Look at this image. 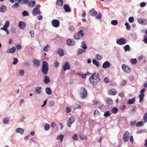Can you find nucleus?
Here are the masks:
<instances>
[{
  "label": "nucleus",
  "mask_w": 147,
  "mask_h": 147,
  "mask_svg": "<svg viewBox=\"0 0 147 147\" xmlns=\"http://www.w3.org/2000/svg\"><path fill=\"white\" fill-rule=\"evenodd\" d=\"M16 131L18 133H20L22 134L24 133V131L23 129L20 128H18Z\"/></svg>",
  "instance_id": "473e14b6"
},
{
  "label": "nucleus",
  "mask_w": 147,
  "mask_h": 147,
  "mask_svg": "<svg viewBox=\"0 0 147 147\" xmlns=\"http://www.w3.org/2000/svg\"><path fill=\"white\" fill-rule=\"evenodd\" d=\"M143 120L145 123L147 122V112L144 115Z\"/></svg>",
  "instance_id": "a18cd8bd"
},
{
  "label": "nucleus",
  "mask_w": 147,
  "mask_h": 147,
  "mask_svg": "<svg viewBox=\"0 0 147 147\" xmlns=\"http://www.w3.org/2000/svg\"><path fill=\"white\" fill-rule=\"evenodd\" d=\"M129 24L128 22H126L125 24L126 26V28L127 30H129L131 28V26L129 25Z\"/></svg>",
  "instance_id": "09e8293b"
},
{
  "label": "nucleus",
  "mask_w": 147,
  "mask_h": 147,
  "mask_svg": "<svg viewBox=\"0 0 147 147\" xmlns=\"http://www.w3.org/2000/svg\"><path fill=\"white\" fill-rule=\"evenodd\" d=\"M118 111V109L117 108L115 107L111 111L112 113H115Z\"/></svg>",
  "instance_id": "864d4df0"
},
{
  "label": "nucleus",
  "mask_w": 147,
  "mask_h": 147,
  "mask_svg": "<svg viewBox=\"0 0 147 147\" xmlns=\"http://www.w3.org/2000/svg\"><path fill=\"white\" fill-rule=\"evenodd\" d=\"M45 129L46 130H48L50 128V125L48 123L46 124L45 127Z\"/></svg>",
  "instance_id": "3c124183"
},
{
  "label": "nucleus",
  "mask_w": 147,
  "mask_h": 147,
  "mask_svg": "<svg viewBox=\"0 0 147 147\" xmlns=\"http://www.w3.org/2000/svg\"><path fill=\"white\" fill-rule=\"evenodd\" d=\"M3 121L4 124H7L9 122V119L7 118H5L3 119Z\"/></svg>",
  "instance_id": "37998d69"
},
{
  "label": "nucleus",
  "mask_w": 147,
  "mask_h": 147,
  "mask_svg": "<svg viewBox=\"0 0 147 147\" xmlns=\"http://www.w3.org/2000/svg\"><path fill=\"white\" fill-rule=\"evenodd\" d=\"M59 65V63L57 61H56L55 63V66L56 68L58 67Z\"/></svg>",
  "instance_id": "338daca9"
},
{
  "label": "nucleus",
  "mask_w": 147,
  "mask_h": 147,
  "mask_svg": "<svg viewBox=\"0 0 147 147\" xmlns=\"http://www.w3.org/2000/svg\"><path fill=\"white\" fill-rule=\"evenodd\" d=\"M81 47L84 49H86L87 48L85 42L83 41L82 42Z\"/></svg>",
  "instance_id": "c03bdc74"
},
{
  "label": "nucleus",
  "mask_w": 147,
  "mask_h": 147,
  "mask_svg": "<svg viewBox=\"0 0 147 147\" xmlns=\"http://www.w3.org/2000/svg\"><path fill=\"white\" fill-rule=\"evenodd\" d=\"M135 99L134 98H133L132 99H130L128 101L127 103L129 104H133L135 102Z\"/></svg>",
  "instance_id": "f704fd0d"
},
{
  "label": "nucleus",
  "mask_w": 147,
  "mask_h": 147,
  "mask_svg": "<svg viewBox=\"0 0 147 147\" xmlns=\"http://www.w3.org/2000/svg\"><path fill=\"white\" fill-rule=\"evenodd\" d=\"M106 102L107 104L108 105H112L113 103V100L111 98H107L106 99Z\"/></svg>",
  "instance_id": "393cba45"
},
{
  "label": "nucleus",
  "mask_w": 147,
  "mask_h": 147,
  "mask_svg": "<svg viewBox=\"0 0 147 147\" xmlns=\"http://www.w3.org/2000/svg\"><path fill=\"white\" fill-rule=\"evenodd\" d=\"M126 42L127 41L126 39L124 38H122L116 40L117 43L120 45L125 44Z\"/></svg>",
  "instance_id": "0eeeda50"
},
{
  "label": "nucleus",
  "mask_w": 147,
  "mask_h": 147,
  "mask_svg": "<svg viewBox=\"0 0 147 147\" xmlns=\"http://www.w3.org/2000/svg\"><path fill=\"white\" fill-rule=\"evenodd\" d=\"M18 25L19 28L21 29H24L26 26L25 23L22 21H20L19 22Z\"/></svg>",
  "instance_id": "f3484780"
},
{
  "label": "nucleus",
  "mask_w": 147,
  "mask_h": 147,
  "mask_svg": "<svg viewBox=\"0 0 147 147\" xmlns=\"http://www.w3.org/2000/svg\"><path fill=\"white\" fill-rule=\"evenodd\" d=\"M138 22L140 24H142L144 25H146L147 24V21L146 19L138 18Z\"/></svg>",
  "instance_id": "4468645a"
},
{
  "label": "nucleus",
  "mask_w": 147,
  "mask_h": 147,
  "mask_svg": "<svg viewBox=\"0 0 147 147\" xmlns=\"http://www.w3.org/2000/svg\"><path fill=\"white\" fill-rule=\"evenodd\" d=\"M19 6V4L17 3H16L14 4L13 6H11V7L13 8H16Z\"/></svg>",
  "instance_id": "4d7b16f0"
},
{
  "label": "nucleus",
  "mask_w": 147,
  "mask_h": 147,
  "mask_svg": "<svg viewBox=\"0 0 147 147\" xmlns=\"http://www.w3.org/2000/svg\"><path fill=\"white\" fill-rule=\"evenodd\" d=\"M100 113L97 110H95L94 113V115L95 117H96L98 116H99L100 115Z\"/></svg>",
  "instance_id": "c9c22d12"
},
{
  "label": "nucleus",
  "mask_w": 147,
  "mask_h": 147,
  "mask_svg": "<svg viewBox=\"0 0 147 147\" xmlns=\"http://www.w3.org/2000/svg\"><path fill=\"white\" fill-rule=\"evenodd\" d=\"M16 47L18 49H21L22 48V46L20 45H18L16 46Z\"/></svg>",
  "instance_id": "774afa93"
},
{
  "label": "nucleus",
  "mask_w": 147,
  "mask_h": 147,
  "mask_svg": "<svg viewBox=\"0 0 147 147\" xmlns=\"http://www.w3.org/2000/svg\"><path fill=\"white\" fill-rule=\"evenodd\" d=\"M117 94V91L115 89H111L109 91V94L110 95H116Z\"/></svg>",
  "instance_id": "ddd939ff"
},
{
  "label": "nucleus",
  "mask_w": 147,
  "mask_h": 147,
  "mask_svg": "<svg viewBox=\"0 0 147 147\" xmlns=\"http://www.w3.org/2000/svg\"><path fill=\"white\" fill-rule=\"evenodd\" d=\"M63 68L64 71L70 69V65L68 62L66 61L65 63L63 66Z\"/></svg>",
  "instance_id": "9b49d317"
},
{
  "label": "nucleus",
  "mask_w": 147,
  "mask_h": 147,
  "mask_svg": "<svg viewBox=\"0 0 147 147\" xmlns=\"http://www.w3.org/2000/svg\"><path fill=\"white\" fill-rule=\"evenodd\" d=\"M131 62L132 64H135L137 63V60L136 59H132L131 60Z\"/></svg>",
  "instance_id": "bf43d9fd"
},
{
  "label": "nucleus",
  "mask_w": 147,
  "mask_h": 147,
  "mask_svg": "<svg viewBox=\"0 0 147 147\" xmlns=\"http://www.w3.org/2000/svg\"><path fill=\"white\" fill-rule=\"evenodd\" d=\"M85 51V50L81 49H78V54H81Z\"/></svg>",
  "instance_id": "de8ad7c7"
},
{
  "label": "nucleus",
  "mask_w": 147,
  "mask_h": 147,
  "mask_svg": "<svg viewBox=\"0 0 147 147\" xmlns=\"http://www.w3.org/2000/svg\"><path fill=\"white\" fill-rule=\"evenodd\" d=\"M43 81L45 84L49 83L50 82V78L47 76H46L43 78Z\"/></svg>",
  "instance_id": "dca6fc26"
},
{
  "label": "nucleus",
  "mask_w": 147,
  "mask_h": 147,
  "mask_svg": "<svg viewBox=\"0 0 147 147\" xmlns=\"http://www.w3.org/2000/svg\"><path fill=\"white\" fill-rule=\"evenodd\" d=\"M66 43L69 46H73L75 44V42L73 39H68L66 41Z\"/></svg>",
  "instance_id": "f8f14e48"
},
{
  "label": "nucleus",
  "mask_w": 147,
  "mask_h": 147,
  "mask_svg": "<svg viewBox=\"0 0 147 147\" xmlns=\"http://www.w3.org/2000/svg\"><path fill=\"white\" fill-rule=\"evenodd\" d=\"M41 89L42 88L41 87H37L35 89V91L36 93L38 94H39L41 92Z\"/></svg>",
  "instance_id": "c85d7f7f"
},
{
  "label": "nucleus",
  "mask_w": 147,
  "mask_h": 147,
  "mask_svg": "<svg viewBox=\"0 0 147 147\" xmlns=\"http://www.w3.org/2000/svg\"><path fill=\"white\" fill-rule=\"evenodd\" d=\"M22 13L23 16H27L29 15L28 13L26 11H24L22 12Z\"/></svg>",
  "instance_id": "13d9d810"
},
{
  "label": "nucleus",
  "mask_w": 147,
  "mask_h": 147,
  "mask_svg": "<svg viewBox=\"0 0 147 147\" xmlns=\"http://www.w3.org/2000/svg\"><path fill=\"white\" fill-rule=\"evenodd\" d=\"M109 78L107 77H105L104 78V82L105 83H109Z\"/></svg>",
  "instance_id": "6e6d98bb"
},
{
  "label": "nucleus",
  "mask_w": 147,
  "mask_h": 147,
  "mask_svg": "<svg viewBox=\"0 0 147 147\" xmlns=\"http://www.w3.org/2000/svg\"><path fill=\"white\" fill-rule=\"evenodd\" d=\"M36 7L33 8L32 11V13L34 16H36L40 13V11L38 8L40 7L41 6L40 5H36Z\"/></svg>",
  "instance_id": "39448f33"
},
{
  "label": "nucleus",
  "mask_w": 147,
  "mask_h": 147,
  "mask_svg": "<svg viewBox=\"0 0 147 147\" xmlns=\"http://www.w3.org/2000/svg\"><path fill=\"white\" fill-rule=\"evenodd\" d=\"M146 3L145 2H142L140 4V7H145L146 5Z\"/></svg>",
  "instance_id": "e2e57ef3"
},
{
  "label": "nucleus",
  "mask_w": 147,
  "mask_h": 147,
  "mask_svg": "<svg viewBox=\"0 0 147 147\" xmlns=\"http://www.w3.org/2000/svg\"><path fill=\"white\" fill-rule=\"evenodd\" d=\"M63 8L66 12H70L71 11V9L69 6L67 5H64L63 6Z\"/></svg>",
  "instance_id": "6ab92c4d"
},
{
  "label": "nucleus",
  "mask_w": 147,
  "mask_h": 147,
  "mask_svg": "<svg viewBox=\"0 0 147 147\" xmlns=\"http://www.w3.org/2000/svg\"><path fill=\"white\" fill-rule=\"evenodd\" d=\"M58 53L59 56H62L64 55V52L63 49H59L57 51Z\"/></svg>",
  "instance_id": "5701e85b"
},
{
  "label": "nucleus",
  "mask_w": 147,
  "mask_h": 147,
  "mask_svg": "<svg viewBox=\"0 0 147 147\" xmlns=\"http://www.w3.org/2000/svg\"><path fill=\"white\" fill-rule=\"evenodd\" d=\"M84 34V33L83 32V31L81 30L78 31V32L75 33L74 34L73 37L75 39L78 40L81 37L83 36Z\"/></svg>",
  "instance_id": "7ed1b4c3"
},
{
  "label": "nucleus",
  "mask_w": 147,
  "mask_h": 147,
  "mask_svg": "<svg viewBox=\"0 0 147 147\" xmlns=\"http://www.w3.org/2000/svg\"><path fill=\"white\" fill-rule=\"evenodd\" d=\"M9 23H9V21H6L5 22V24L4 25L3 27L1 28V30L2 29H7L8 28V27L9 25Z\"/></svg>",
  "instance_id": "b1692460"
},
{
  "label": "nucleus",
  "mask_w": 147,
  "mask_h": 147,
  "mask_svg": "<svg viewBox=\"0 0 147 147\" xmlns=\"http://www.w3.org/2000/svg\"><path fill=\"white\" fill-rule=\"evenodd\" d=\"M126 81L125 80H123V81L121 82L120 85L121 86H124L126 84Z\"/></svg>",
  "instance_id": "0e129e2a"
},
{
  "label": "nucleus",
  "mask_w": 147,
  "mask_h": 147,
  "mask_svg": "<svg viewBox=\"0 0 147 147\" xmlns=\"http://www.w3.org/2000/svg\"><path fill=\"white\" fill-rule=\"evenodd\" d=\"M89 80L93 85L96 86L97 83L100 82L99 74L98 73H94L90 77Z\"/></svg>",
  "instance_id": "f257e3e1"
},
{
  "label": "nucleus",
  "mask_w": 147,
  "mask_h": 147,
  "mask_svg": "<svg viewBox=\"0 0 147 147\" xmlns=\"http://www.w3.org/2000/svg\"><path fill=\"white\" fill-rule=\"evenodd\" d=\"M18 3H20L21 5L26 4L29 2L28 0H15Z\"/></svg>",
  "instance_id": "2eb2a0df"
},
{
  "label": "nucleus",
  "mask_w": 147,
  "mask_h": 147,
  "mask_svg": "<svg viewBox=\"0 0 147 147\" xmlns=\"http://www.w3.org/2000/svg\"><path fill=\"white\" fill-rule=\"evenodd\" d=\"M50 46L48 44L46 46H45L43 48V50L44 51L48 52L50 48Z\"/></svg>",
  "instance_id": "bb28decb"
},
{
  "label": "nucleus",
  "mask_w": 147,
  "mask_h": 147,
  "mask_svg": "<svg viewBox=\"0 0 147 147\" xmlns=\"http://www.w3.org/2000/svg\"><path fill=\"white\" fill-rule=\"evenodd\" d=\"M129 21L130 23H132L134 21V18L133 17H130L129 18Z\"/></svg>",
  "instance_id": "603ef678"
},
{
  "label": "nucleus",
  "mask_w": 147,
  "mask_h": 147,
  "mask_svg": "<svg viewBox=\"0 0 147 147\" xmlns=\"http://www.w3.org/2000/svg\"><path fill=\"white\" fill-rule=\"evenodd\" d=\"M81 107V105H80L77 104H75L73 105V107L74 109L80 108Z\"/></svg>",
  "instance_id": "e433bc0d"
},
{
  "label": "nucleus",
  "mask_w": 147,
  "mask_h": 147,
  "mask_svg": "<svg viewBox=\"0 0 147 147\" xmlns=\"http://www.w3.org/2000/svg\"><path fill=\"white\" fill-rule=\"evenodd\" d=\"M33 62L35 65L37 67H38L40 65V62L39 60L36 59H34Z\"/></svg>",
  "instance_id": "4be33fe9"
},
{
  "label": "nucleus",
  "mask_w": 147,
  "mask_h": 147,
  "mask_svg": "<svg viewBox=\"0 0 147 147\" xmlns=\"http://www.w3.org/2000/svg\"><path fill=\"white\" fill-rule=\"evenodd\" d=\"M118 22L117 20H112L111 22V24L113 25H116L117 24Z\"/></svg>",
  "instance_id": "8fccbe9b"
},
{
  "label": "nucleus",
  "mask_w": 147,
  "mask_h": 147,
  "mask_svg": "<svg viewBox=\"0 0 147 147\" xmlns=\"http://www.w3.org/2000/svg\"><path fill=\"white\" fill-rule=\"evenodd\" d=\"M123 70L126 73H129L130 72L131 68L129 66L125 64H123L121 66Z\"/></svg>",
  "instance_id": "6e6552de"
},
{
  "label": "nucleus",
  "mask_w": 147,
  "mask_h": 147,
  "mask_svg": "<svg viewBox=\"0 0 147 147\" xmlns=\"http://www.w3.org/2000/svg\"><path fill=\"white\" fill-rule=\"evenodd\" d=\"M92 63L94 65H96L97 67H98L100 66V65L99 63L96 61L94 59L92 60Z\"/></svg>",
  "instance_id": "2f4dec72"
},
{
  "label": "nucleus",
  "mask_w": 147,
  "mask_h": 147,
  "mask_svg": "<svg viewBox=\"0 0 147 147\" xmlns=\"http://www.w3.org/2000/svg\"><path fill=\"white\" fill-rule=\"evenodd\" d=\"M52 26L55 27L57 28L60 25V22L57 20H53L52 22Z\"/></svg>",
  "instance_id": "9d476101"
},
{
  "label": "nucleus",
  "mask_w": 147,
  "mask_h": 147,
  "mask_svg": "<svg viewBox=\"0 0 147 147\" xmlns=\"http://www.w3.org/2000/svg\"><path fill=\"white\" fill-rule=\"evenodd\" d=\"M111 114V113L109 111H107L105 112L104 116L105 117H107L109 116Z\"/></svg>",
  "instance_id": "ea45409f"
},
{
  "label": "nucleus",
  "mask_w": 147,
  "mask_h": 147,
  "mask_svg": "<svg viewBox=\"0 0 147 147\" xmlns=\"http://www.w3.org/2000/svg\"><path fill=\"white\" fill-rule=\"evenodd\" d=\"M49 70L48 65L47 62L44 61L42 63V71L44 74H47Z\"/></svg>",
  "instance_id": "f03ea898"
},
{
  "label": "nucleus",
  "mask_w": 147,
  "mask_h": 147,
  "mask_svg": "<svg viewBox=\"0 0 147 147\" xmlns=\"http://www.w3.org/2000/svg\"><path fill=\"white\" fill-rule=\"evenodd\" d=\"M130 134L128 131H126L123 134V141L126 142L128 141Z\"/></svg>",
  "instance_id": "423d86ee"
},
{
  "label": "nucleus",
  "mask_w": 147,
  "mask_h": 147,
  "mask_svg": "<svg viewBox=\"0 0 147 147\" xmlns=\"http://www.w3.org/2000/svg\"><path fill=\"white\" fill-rule=\"evenodd\" d=\"M102 17V15L100 13H98V14L96 16V18L98 19H100Z\"/></svg>",
  "instance_id": "052dcab7"
},
{
  "label": "nucleus",
  "mask_w": 147,
  "mask_h": 147,
  "mask_svg": "<svg viewBox=\"0 0 147 147\" xmlns=\"http://www.w3.org/2000/svg\"><path fill=\"white\" fill-rule=\"evenodd\" d=\"M144 94H140L139 95L140 98L139 102H142L144 96Z\"/></svg>",
  "instance_id": "a19ab883"
},
{
  "label": "nucleus",
  "mask_w": 147,
  "mask_h": 147,
  "mask_svg": "<svg viewBox=\"0 0 147 147\" xmlns=\"http://www.w3.org/2000/svg\"><path fill=\"white\" fill-rule=\"evenodd\" d=\"M75 121V118L73 117H70L68 121L67 126L70 127L71 126V125Z\"/></svg>",
  "instance_id": "1a4fd4ad"
},
{
  "label": "nucleus",
  "mask_w": 147,
  "mask_h": 147,
  "mask_svg": "<svg viewBox=\"0 0 147 147\" xmlns=\"http://www.w3.org/2000/svg\"><path fill=\"white\" fill-rule=\"evenodd\" d=\"M96 59L99 60H101L102 58V56L100 55L98 53L96 55Z\"/></svg>",
  "instance_id": "49530a36"
},
{
  "label": "nucleus",
  "mask_w": 147,
  "mask_h": 147,
  "mask_svg": "<svg viewBox=\"0 0 147 147\" xmlns=\"http://www.w3.org/2000/svg\"><path fill=\"white\" fill-rule=\"evenodd\" d=\"M81 90L80 95L82 99H84L87 96V90L86 89L83 87L81 88Z\"/></svg>",
  "instance_id": "20e7f679"
},
{
  "label": "nucleus",
  "mask_w": 147,
  "mask_h": 147,
  "mask_svg": "<svg viewBox=\"0 0 147 147\" xmlns=\"http://www.w3.org/2000/svg\"><path fill=\"white\" fill-rule=\"evenodd\" d=\"M110 65V63L107 61H106L103 64L102 67L103 68L106 69Z\"/></svg>",
  "instance_id": "aec40b11"
},
{
  "label": "nucleus",
  "mask_w": 147,
  "mask_h": 147,
  "mask_svg": "<svg viewBox=\"0 0 147 147\" xmlns=\"http://www.w3.org/2000/svg\"><path fill=\"white\" fill-rule=\"evenodd\" d=\"M63 137L64 136L63 135L60 134L58 136L57 139L58 140H59L61 142L63 140Z\"/></svg>",
  "instance_id": "58836bf2"
},
{
  "label": "nucleus",
  "mask_w": 147,
  "mask_h": 147,
  "mask_svg": "<svg viewBox=\"0 0 147 147\" xmlns=\"http://www.w3.org/2000/svg\"><path fill=\"white\" fill-rule=\"evenodd\" d=\"M7 8L4 5H2L1 7L0 8V11L1 12H5Z\"/></svg>",
  "instance_id": "7c9ffc66"
},
{
  "label": "nucleus",
  "mask_w": 147,
  "mask_h": 147,
  "mask_svg": "<svg viewBox=\"0 0 147 147\" xmlns=\"http://www.w3.org/2000/svg\"><path fill=\"white\" fill-rule=\"evenodd\" d=\"M19 74L21 76H23L24 75V71L23 69H20L19 71Z\"/></svg>",
  "instance_id": "79ce46f5"
},
{
  "label": "nucleus",
  "mask_w": 147,
  "mask_h": 147,
  "mask_svg": "<svg viewBox=\"0 0 147 147\" xmlns=\"http://www.w3.org/2000/svg\"><path fill=\"white\" fill-rule=\"evenodd\" d=\"M36 3V2L35 1H33L32 3L30 2L28 4V6L29 7H33L35 5Z\"/></svg>",
  "instance_id": "72a5a7b5"
},
{
  "label": "nucleus",
  "mask_w": 147,
  "mask_h": 147,
  "mask_svg": "<svg viewBox=\"0 0 147 147\" xmlns=\"http://www.w3.org/2000/svg\"><path fill=\"white\" fill-rule=\"evenodd\" d=\"M34 31L33 30H30L29 31V33L31 34V36L32 37H33L34 36Z\"/></svg>",
  "instance_id": "69168bd1"
},
{
  "label": "nucleus",
  "mask_w": 147,
  "mask_h": 147,
  "mask_svg": "<svg viewBox=\"0 0 147 147\" xmlns=\"http://www.w3.org/2000/svg\"><path fill=\"white\" fill-rule=\"evenodd\" d=\"M71 111V109L69 107H67L66 108V109L65 110V111L66 113H69Z\"/></svg>",
  "instance_id": "680f3d73"
},
{
  "label": "nucleus",
  "mask_w": 147,
  "mask_h": 147,
  "mask_svg": "<svg viewBox=\"0 0 147 147\" xmlns=\"http://www.w3.org/2000/svg\"><path fill=\"white\" fill-rule=\"evenodd\" d=\"M144 122L143 121H140L137 122L136 124V126L137 127L138 126H142L144 124Z\"/></svg>",
  "instance_id": "cd10ccee"
},
{
  "label": "nucleus",
  "mask_w": 147,
  "mask_h": 147,
  "mask_svg": "<svg viewBox=\"0 0 147 147\" xmlns=\"http://www.w3.org/2000/svg\"><path fill=\"white\" fill-rule=\"evenodd\" d=\"M16 50L15 47H13L12 48L8 49L7 51V52L8 53H13L15 52Z\"/></svg>",
  "instance_id": "412c9836"
},
{
  "label": "nucleus",
  "mask_w": 147,
  "mask_h": 147,
  "mask_svg": "<svg viewBox=\"0 0 147 147\" xmlns=\"http://www.w3.org/2000/svg\"><path fill=\"white\" fill-rule=\"evenodd\" d=\"M18 59L16 58H14L13 60L12 63L13 65H15L17 64L18 62Z\"/></svg>",
  "instance_id": "5fc2aeb1"
},
{
  "label": "nucleus",
  "mask_w": 147,
  "mask_h": 147,
  "mask_svg": "<svg viewBox=\"0 0 147 147\" xmlns=\"http://www.w3.org/2000/svg\"><path fill=\"white\" fill-rule=\"evenodd\" d=\"M124 49L125 52L129 51L130 49V47L129 45H127L125 46Z\"/></svg>",
  "instance_id": "4c0bfd02"
},
{
  "label": "nucleus",
  "mask_w": 147,
  "mask_h": 147,
  "mask_svg": "<svg viewBox=\"0 0 147 147\" xmlns=\"http://www.w3.org/2000/svg\"><path fill=\"white\" fill-rule=\"evenodd\" d=\"M97 13V12L94 8H92L90 11V14L92 16H96Z\"/></svg>",
  "instance_id": "a211bd4d"
},
{
  "label": "nucleus",
  "mask_w": 147,
  "mask_h": 147,
  "mask_svg": "<svg viewBox=\"0 0 147 147\" xmlns=\"http://www.w3.org/2000/svg\"><path fill=\"white\" fill-rule=\"evenodd\" d=\"M45 92L48 95H50L52 93V90L49 87H47L46 88Z\"/></svg>",
  "instance_id": "a878e982"
},
{
  "label": "nucleus",
  "mask_w": 147,
  "mask_h": 147,
  "mask_svg": "<svg viewBox=\"0 0 147 147\" xmlns=\"http://www.w3.org/2000/svg\"><path fill=\"white\" fill-rule=\"evenodd\" d=\"M56 3L58 6H61L63 5V2L62 0H58Z\"/></svg>",
  "instance_id": "c756f323"
}]
</instances>
